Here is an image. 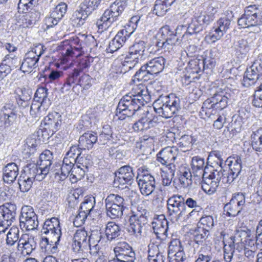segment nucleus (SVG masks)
Returning <instances> with one entry per match:
<instances>
[{
	"instance_id": "21",
	"label": "nucleus",
	"mask_w": 262,
	"mask_h": 262,
	"mask_svg": "<svg viewBox=\"0 0 262 262\" xmlns=\"http://www.w3.org/2000/svg\"><path fill=\"white\" fill-rule=\"evenodd\" d=\"M36 247L34 237L28 234H22L17 243V249L24 256L30 255Z\"/></svg>"
},
{
	"instance_id": "49",
	"label": "nucleus",
	"mask_w": 262,
	"mask_h": 262,
	"mask_svg": "<svg viewBox=\"0 0 262 262\" xmlns=\"http://www.w3.org/2000/svg\"><path fill=\"white\" fill-rule=\"evenodd\" d=\"M19 230L17 227L13 226L7 234L6 244L8 246H12L17 242H18Z\"/></svg>"
},
{
	"instance_id": "44",
	"label": "nucleus",
	"mask_w": 262,
	"mask_h": 262,
	"mask_svg": "<svg viewBox=\"0 0 262 262\" xmlns=\"http://www.w3.org/2000/svg\"><path fill=\"white\" fill-rule=\"evenodd\" d=\"M91 13H88L86 9L83 6L79 9L75 11L73 14L71 20L74 25L80 26L82 25L84 20Z\"/></svg>"
},
{
	"instance_id": "53",
	"label": "nucleus",
	"mask_w": 262,
	"mask_h": 262,
	"mask_svg": "<svg viewBox=\"0 0 262 262\" xmlns=\"http://www.w3.org/2000/svg\"><path fill=\"white\" fill-rule=\"evenodd\" d=\"M199 223L200 227L210 232L214 226L215 222L212 216L205 215L200 219Z\"/></svg>"
},
{
	"instance_id": "40",
	"label": "nucleus",
	"mask_w": 262,
	"mask_h": 262,
	"mask_svg": "<svg viewBox=\"0 0 262 262\" xmlns=\"http://www.w3.org/2000/svg\"><path fill=\"white\" fill-rule=\"evenodd\" d=\"M204 159L198 157H193L191 160V169L194 176L201 178L206 176L205 168L204 166Z\"/></svg>"
},
{
	"instance_id": "11",
	"label": "nucleus",
	"mask_w": 262,
	"mask_h": 262,
	"mask_svg": "<svg viewBox=\"0 0 262 262\" xmlns=\"http://www.w3.org/2000/svg\"><path fill=\"white\" fill-rule=\"evenodd\" d=\"M115 257L108 262H135L136 254L132 248L126 242L118 243L114 248Z\"/></svg>"
},
{
	"instance_id": "29",
	"label": "nucleus",
	"mask_w": 262,
	"mask_h": 262,
	"mask_svg": "<svg viewBox=\"0 0 262 262\" xmlns=\"http://www.w3.org/2000/svg\"><path fill=\"white\" fill-rule=\"evenodd\" d=\"M37 1L38 0H19L18 4V12L27 13L25 15L23 16L26 20H28V23H26V27H28L29 25H31L36 21L35 19L29 18L31 17L32 13L30 12L27 13V11L29 9H31L36 4Z\"/></svg>"
},
{
	"instance_id": "62",
	"label": "nucleus",
	"mask_w": 262,
	"mask_h": 262,
	"mask_svg": "<svg viewBox=\"0 0 262 262\" xmlns=\"http://www.w3.org/2000/svg\"><path fill=\"white\" fill-rule=\"evenodd\" d=\"M213 96L206 100L203 103L202 107V113H205L207 117L210 118L212 108L215 109Z\"/></svg>"
},
{
	"instance_id": "8",
	"label": "nucleus",
	"mask_w": 262,
	"mask_h": 262,
	"mask_svg": "<svg viewBox=\"0 0 262 262\" xmlns=\"http://www.w3.org/2000/svg\"><path fill=\"white\" fill-rule=\"evenodd\" d=\"M261 13L255 5L247 7L245 13L238 19V24L241 28H249L261 24Z\"/></svg>"
},
{
	"instance_id": "1",
	"label": "nucleus",
	"mask_w": 262,
	"mask_h": 262,
	"mask_svg": "<svg viewBox=\"0 0 262 262\" xmlns=\"http://www.w3.org/2000/svg\"><path fill=\"white\" fill-rule=\"evenodd\" d=\"M188 26H178L176 29V33L168 25L162 27L159 32V38L156 42V46L159 49H163L164 52H170L174 46L181 45L183 39H185L189 35L187 34L184 38L183 35L186 34Z\"/></svg>"
},
{
	"instance_id": "59",
	"label": "nucleus",
	"mask_w": 262,
	"mask_h": 262,
	"mask_svg": "<svg viewBox=\"0 0 262 262\" xmlns=\"http://www.w3.org/2000/svg\"><path fill=\"white\" fill-rule=\"evenodd\" d=\"M170 6L167 5L163 0H156L154 9V13L159 16H162L165 14L168 7Z\"/></svg>"
},
{
	"instance_id": "46",
	"label": "nucleus",
	"mask_w": 262,
	"mask_h": 262,
	"mask_svg": "<svg viewBox=\"0 0 262 262\" xmlns=\"http://www.w3.org/2000/svg\"><path fill=\"white\" fill-rule=\"evenodd\" d=\"M105 204L106 213L107 216L112 219L119 218L122 216L124 208L115 204Z\"/></svg>"
},
{
	"instance_id": "37",
	"label": "nucleus",
	"mask_w": 262,
	"mask_h": 262,
	"mask_svg": "<svg viewBox=\"0 0 262 262\" xmlns=\"http://www.w3.org/2000/svg\"><path fill=\"white\" fill-rule=\"evenodd\" d=\"M215 110H222L226 108L231 99V95L230 93L225 91L217 92L213 95Z\"/></svg>"
},
{
	"instance_id": "24",
	"label": "nucleus",
	"mask_w": 262,
	"mask_h": 262,
	"mask_svg": "<svg viewBox=\"0 0 262 262\" xmlns=\"http://www.w3.org/2000/svg\"><path fill=\"white\" fill-rule=\"evenodd\" d=\"M15 109V106L11 103L6 104L2 107L1 121L6 127L11 126L15 121L17 115Z\"/></svg>"
},
{
	"instance_id": "64",
	"label": "nucleus",
	"mask_w": 262,
	"mask_h": 262,
	"mask_svg": "<svg viewBox=\"0 0 262 262\" xmlns=\"http://www.w3.org/2000/svg\"><path fill=\"white\" fill-rule=\"evenodd\" d=\"M252 103L255 107H262V83L255 91Z\"/></svg>"
},
{
	"instance_id": "35",
	"label": "nucleus",
	"mask_w": 262,
	"mask_h": 262,
	"mask_svg": "<svg viewBox=\"0 0 262 262\" xmlns=\"http://www.w3.org/2000/svg\"><path fill=\"white\" fill-rule=\"evenodd\" d=\"M19 169L15 163L8 164L3 169V180L8 184L12 183L18 174Z\"/></svg>"
},
{
	"instance_id": "63",
	"label": "nucleus",
	"mask_w": 262,
	"mask_h": 262,
	"mask_svg": "<svg viewBox=\"0 0 262 262\" xmlns=\"http://www.w3.org/2000/svg\"><path fill=\"white\" fill-rule=\"evenodd\" d=\"M95 199L90 198L85 199L84 202L81 204L79 210L84 212L87 215H89L94 207Z\"/></svg>"
},
{
	"instance_id": "5",
	"label": "nucleus",
	"mask_w": 262,
	"mask_h": 262,
	"mask_svg": "<svg viewBox=\"0 0 262 262\" xmlns=\"http://www.w3.org/2000/svg\"><path fill=\"white\" fill-rule=\"evenodd\" d=\"M149 212L147 210L138 208L136 211H132L129 219V225L127 231L130 235L140 238L142 236V229L148 222Z\"/></svg>"
},
{
	"instance_id": "4",
	"label": "nucleus",
	"mask_w": 262,
	"mask_h": 262,
	"mask_svg": "<svg viewBox=\"0 0 262 262\" xmlns=\"http://www.w3.org/2000/svg\"><path fill=\"white\" fill-rule=\"evenodd\" d=\"M146 99L141 100L138 98H133L129 95H125L118 103L116 115L120 120L124 119L126 117L132 116L142 106L146 104L143 102Z\"/></svg>"
},
{
	"instance_id": "13",
	"label": "nucleus",
	"mask_w": 262,
	"mask_h": 262,
	"mask_svg": "<svg viewBox=\"0 0 262 262\" xmlns=\"http://www.w3.org/2000/svg\"><path fill=\"white\" fill-rule=\"evenodd\" d=\"M245 205V195L243 193L234 194L230 202L224 207V211L229 216H236L238 215Z\"/></svg>"
},
{
	"instance_id": "56",
	"label": "nucleus",
	"mask_w": 262,
	"mask_h": 262,
	"mask_svg": "<svg viewBox=\"0 0 262 262\" xmlns=\"http://www.w3.org/2000/svg\"><path fill=\"white\" fill-rule=\"evenodd\" d=\"M87 171L86 170L75 165L73 167V170L70 175V180L72 183L77 182L78 180H81L84 176Z\"/></svg>"
},
{
	"instance_id": "61",
	"label": "nucleus",
	"mask_w": 262,
	"mask_h": 262,
	"mask_svg": "<svg viewBox=\"0 0 262 262\" xmlns=\"http://www.w3.org/2000/svg\"><path fill=\"white\" fill-rule=\"evenodd\" d=\"M230 19L227 17H224L220 18L214 24V26L225 34L230 28Z\"/></svg>"
},
{
	"instance_id": "22",
	"label": "nucleus",
	"mask_w": 262,
	"mask_h": 262,
	"mask_svg": "<svg viewBox=\"0 0 262 262\" xmlns=\"http://www.w3.org/2000/svg\"><path fill=\"white\" fill-rule=\"evenodd\" d=\"M61 118V115L57 112L49 114L45 117L43 121L44 129L49 132V135L52 136L59 129L62 123Z\"/></svg>"
},
{
	"instance_id": "19",
	"label": "nucleus",
	"mask_w": 262,
	"mask_h": 262,
	"mask_svg": "<svg viewBox=\"0 0 262 262\" xmlns=\"http://www.w3.org/2000/svg\"><path fill=\"white\" fill-rule=\"evenodd\" d=\"M41 232L43 234L52 236V241L60 239L61 232L60 223L56 217L47 220L43 224Z\"/></svg>"
},
{
	"instance_id": "10",
	"label": "nucleus",
	"mask_w": 262,
	"mask_h": 262,
	"mask_svg": "<svg viewBox=\"0 0 262 262\" xmlns=\"http://www.w3.org/2000/svg\"><path fill=\"white\" fill-rule=\"evenodd\" d=\"M38 217L33 208L30 206H24L21 208L19 217V225L21 229L27 231L34 230L38 226Z\"/></svg>"
},
{
	"instance_id": "51",
	"label": "nucleus",
	"mask_w": 262,
	"mask_h": 262,
	"mask_svg": "<svg viewBox=\"0 0 262 262\" xmlns=\"http://www.w3.org/2000/svg\"><path fill=\"white\" fill-rule=\"evenodd\" d=\"M33 181L31 178L21 173L18 180V184L20 191L23 192H28L32 187Z\"/></svg>"
},
{
	"instance_id": "57",
	"label": "nucleus",
	"mask_w": 262,
	"mask_h": 262,
	"mask_svg": "<svg viewBox=\"0 0 262 262\" xmlns=\"http://www.w3.org/2000/svg\"><path fill=\"white\" fill-rule=\"evenodd\" d=\"M224 35L221 31L214 26L209 34L206 36L205 40L209 43H213L219 40Z\"/></svg>"
},
{
	"instance_id": "25",
	"label": "nucleus",
	"mask_w": 262,
	"mask_h": 262,
	"mask_svg": "<svg viewBox=\"0 0 262 262\" xmlns=\"http://www.w3.org/2000/svg\"><path fill=\"white\" fill-rule=\"evenodd\" d=\"M129 36V34L126 29L120 30L110 42L107 52L112 53L117 51L124 45Z\"/></svg>"
},
{
	"instance_id": "23",
	"label": "nucleus",
	"mask_w": 262,
	"mask_h": 262,
	"mask_svg": "<svg viewBox=\"0 0 262 262\" xmlns=\"http://www.w3.org/2000/svg\"><path fill=\"white\" fill-rule=\"evenodd\" d=\"M88 234L84 229H80L76 231L73 237L72 249L76 253L82 252L87 248L89 241Z\"/></svg>"
},
{
	"instance_id": "54",
	"label": "nucleus",
	"mask_w": 262,
	"mask_h": 262,
	"mask_svg": "<svg viewBox=\"0 0 262 262\" xmlns=\"http://www.w3.org/2000/svg\"><path fill=\"white\" fill-rule=\"evenodd\" d=\"M92 79L88 75H83L81 76L78 79L77 83L73 86V90L77 94H79V91L76 92V89L78 85H79L81 88L84 90H87L91 86Z\"/></svg>"
},
{
	"instance_id": "38",
	"label": "nucleus",
	"mask_w": 262,
	"mask_h": 262,
	"mask_svg": "<svg viewBox=\"0 0 262 262\" xmlns=\"http://www.w3.org/2000/svg\"><path fill=\"white\" fill-rule=\"evenodd\" d=\"M53 159L52 152L49 150H45L40 155L37 163L39 164L40 168H42L45 173H49L51 170Z\"/></svg>"
},
{
	"instance_id": "34",
	"label": "nucleus",
	"mask_w": 262,
	"mask_h": 262,
	"mask_svg": "<svg viewBox=\"0 0 262 262\" xmlns=\"http://www.w3.org/2000/svg\"><path fill=\"white\" fill-rule=\"evenodd\" d=\"M98 140L97 134L88 132L81 135L79 139V146L83 150L91 149Z\"/></svg>"
},
{
	"instance_id": "30",
	"label": "nucleus",
	"mask_w": 262,
	"mask_h": 262,
	"mask_svg": "<svg viewBox=\"0 0 262 262\" xmlns=\"http://www.w3.org/2000/svg\"><path fill=\"white\" fill-rule=\"evenodd\" d=\"M127 95H129L133 98H138L141 100L146 98V100L143 101V102L145 104L149 103L150 101V96L148 90L146 87L142 83L134 85L130 92Z\"/></svg>"
},
{
	"instance_id": "20",
	"label": "nucleus",
	"mask_w": 262,
	"mask_h": 262,
	"mask_svg": "<svg viewBox=\"0 0 262 262\" xmlns=\"http://www.w3.org/2000/svg\"><path fill=\"white\" fill-rule=\"evenodd\" d=\"M262 79V67L255 63L245 72L243 84L246 87L254 85L258 79Z\"/></svg>"
},
{
	"instance_id": "15",
	"label": "nucleus",
	"mask_w": 262,
	"mask_h": 262,
	"mask_svg": "<svg viewBox=\"0 0 262 262\" xmlns=\"http://www.w3.org/2000/svg\"><path fill=\"white\" fill-rule=\"evenodd\" d=\"M158 117L147 111L144 115L133 125L135 132H143L156 126L158 123Z\"/></svg>"
},
{
	"instance_id": "60",
	"label": "nucleus",
	"mask_w": 262,
	"mask_h": 262,
	"mask_svg": "<svg viewBox=\"0 0 262 262\" xmlns=\"http://www.w3.org/2000/svg\"><path fill=\"white\" fill-rule=\"evenodd\" d=\"M180 252L185 253L180 241L177 238L172 239L168 247V256H170L171 253L178 254Z\"/></svg>"
},
{
	"instance_id": "2",
	"label": "nucleus",
	"mask_w": 262,
	"mask_h": 262,
	"mask_svg": "<svg viewBox=\"0 0 262 262\" xmlns=\"http://www.w3.org/2000/svg\"><path fill=\"white\" fill-rule=\"evenodd\" d=\"M153 106L160 116L170 118L180 110V99L174 94L161 95L154 101Z\"/></svg>"
},
{
	"instance_id": "31",
	"label": "nucleus",
	"mask_w": 262,
	"mask_h": 262,
	"mask_svg": "<svg viewBox=\"0 0 262 262\" xmlns=\"http://www.w3.org/2000/svg\"><path fill=\"white\" fill-rule=\"evenodd\" d=\"M144 178L137 180L138 185L141 194L148 196L152 194L156 188V179L155 177Z\"/></svg>"
},
{
	"instance_id": "50",
	"label": "nucleus",
	"mask_w": 262,
	"mask_h": 262,
	"mask_svg": "<svg viewBox=\"0 0 262 262\" xmlns=\"http://www.w3.org/2000/svg\"><path fill=\"white\" fill-rule=\"evenodd\" d=\"M105 204L109 205L115 204L116 205L123 207L124 208L126 207V202L124 198L117 194L112 193L109 194L105 199Z\"/></svg>"
},
{
	"instance_id": "47",
	"label": "nucleus",
	"mask_w": 262,
	"mask_h": 262,
	"mask_svg": "<svg viewBox=\"0 0 262 262\" xmlns=\"http://www.w3.org/2000/svg\"><path fill=\"white\" fill-rule=\"evenodd\" d=\"M33 102L42 103L50 106L51 103L48 98V89L45 87L38 88L35 93Z\"/></svg>"
},
{
	"instance_id": "52",
	"label": "nucleus",
	"mask_w": 262,
	"mask_h": 262,
	"mask_svg": "<svg viewBox=\"0 0 262 262\" xmlns=\"http://www.w3.org/2000/svg\"><path fill=\"white\" fill-rule=\"evenodd\" d=\"M192 142L193 139L191 136L185 135L179 139L178 144L182 151L186 152L191 149Z\"/></svg>"
},
{
	"instance_id": "12",
	"label": "nucleus",
	"mask_w": 262,
	"mask_h": 262,
	"mask_svg": "<svg viewBox=\"0 0 262 262\" xmlns=\"http://www.w3.org/2000/svg\"><path fill=\"white\" fill-rule=\"evenodd\" d=\"M215 17L209 15L206 13L200 14L199 16H195L191 18L187 29L186 34L183 35V38L187 34H194L200 32L203 29V26L208 25L212 21Z\"/></svg>"
},
{
	"instance_id": "39",
	"label": "nucleus",
	"mask_w": 262,
	"mask_h": 262,
	"mask_svg": "<svg viewBox=\"0 0 262 262\" xmlns=\"http://www.w3.org/2000/svg\"><path fill=\"white\" fill-rule=\"evenodd\" d=\"M52 239V236H51L42 237L40 242V247L42 252L52 254L57 252V245L60 239H57V241L55 239V241H54V242H53Z\"/></svg>"
},
{
	"instance_id": "27",
	"label": "nucleus",
	"mask_w": 262,
	"mask_h": 262,
	"mask_svg": "<svg viewBox=\"0 0 262 262\" xmlns=\"http://www.w3.org/2000/svg\"><path fill=\"white\" fill-rule=\"evenodd\" d=\"M214 170L209 174L206 173V176L201 177L203 179L201 183L202 189L208 194L214 193L221 183L220 181L213 177Z\"/></svg>"
},
{
	"instance_id": "58",
	"label": "nucleus",
	"mask_w": 262,
	"mask_h": 262,
	"mask_svg": "<svg viewBox=\"0 0 262 262\" xmlns=\"http://www.w3.org/2000/svg\"><path fill=\"white\" fill-rule=\"evenodd\" d=\"M193 234L194 241L196 243L199 244L204 242L210 234V232L199 226L194 230Z\"/></svg>"
},
{
	"instance_id": "41",
	"label": "nucleus",
	"mask_w": 262,
	"mask_h": 262,
	"mask_svg": "<svg viewBox=\"0 0 262 262\" xmlns=\"http://www.w3.org/2000/svg\"><path fill=\"white\" fill-rule=\"evenodd\" d=\"M121 227L114 222H109L106 225L105 234L107 239L110 242L120 236Z\"/></svg>"
},
{
	"instance_id": "55",
	"label": "nucleus",
	"mask_w": 262,
	"mask_h": 262,
	"mask_svg": "<svg viewBox=\"0 0 262 262\" xmlns=\"http://www.w3.org/2000/svg\"><path fill=\"white\" fill-rule=\"evenodd\" d=\"M36 141L34 138H28L23 146V152L28 157L33 154L36 150Z\"/></svg>"
},
{
	"instance_id": "36",
	"label": "nucleus",
	"mask_w": 262,
	"mask_h": 262,
	"mask_svg": "<svg viewBox=\"0 0 262 262\" xmlns=\"http://www.w3.org/2000/svg\"><path fill=\"white\" fill-rule=\"evenodd\" d=\"M217 180L223 184H230L233 182L239 176L231 172H227L220 166L218 169L214 170V174L212 175Z\"/></svg>"
},
{
	"instance_id": "33",
	"label": "nucleus",
	"mask_w": 262,
	"mask_h": 262,
	"mask_svg": "<svg viewBox=\"0 0 262 262\" xmlns=\"http://www.w3.org/2000/svg\"><path fill=\"white\" fill-rule=\"evenodd\" d=\"M221 235L223 237L224 243V259L226 262H231L235 250V236H231L229 241L226 243L225 242V236L226 235L224 232H222Z\"/></svg>"
},
{
	"instance_id": "42",
	"label": "nucleus",
	"mask_w": 262,
	"mask_h": 262,
	"mask_svg": "<svg viewBox=\"0 0 262 262\" xmlns=\"http://www.w3.org/2000/svg\"><path fill=\"white\" fill-rule=\"evenodd\" d=\"M49 105L42 103L33 102L30 107V115L35 119L38 120L46 114Z\"/></svg>"
},
{
	"instance_id": "18",
	"label": "nucleus",
	"mask_w": 262,
	"mask_h": 262,
	"mask_svg": "<svg viewBox=\"0 0 262 262\" xmlns=\"http://www.w3.org/2000/svg\"><path fill=\"white\" fill-rule=\"evenodd\" d=\"M68 5L63 2L59 3L51 13L50 16L46 17L44 21L47 28H52L58 24L67 12Z\"/></svg>"
},
{
	"instance_id": "6",
	"label": "nucleus",
	"mask_w": 262,
	"mask_h": 262,
	"mask_svg": "<svg viewBox=\"0 0 262 262\" xmlns=\"http://www.w3.org/2000/svg\"><path fill=\"white\" fill-rule=\"evenodd\" d=\"M43 46L38 44L31 48L25 55L21 62L20 70L24 73H31L38 67L40 57L43 53Z\"/></svg>"
},
{
	"instance_id": "9",
	"label": "nucleus",
	"mask_w": 262,
	"mask_h": 262,
	"mask_svg": "<svg viewBox=\"0 0 262 262\" xmlns=\"http://www.w3.org/2000/svg\"><path fill=\"white\" fill-rule=\"evenodd\" d=\"M16 206L11 203L0 205V233L6 229L16 220Z\"/></svg>"
},
{
	"instance_id": "3",
	"label": "nucleus",
	"mask_w": 262,
	"mask_h": 262,
	"mask_svg": "<svg viewBox=\"0 0 262 262\" xmlns=\"http://www.w3.org/2000/svg\"><path fill=\"white\" fill-rule=\"evenodd\" d=\"M126 5L125 0H116L111 4L110 8L104 11L100 18L97 20L96 25L98 29L103 31L108 28L118 19Z\"/></svg>"
},
{
	"instance_id": "43",
	"label": "nucleus",
	"mask_w": 262,
	"mask_h": 262,
	"mask_svg": "<svg viewBox=\"0 0 262 262\" xmlns=\"http://www.w3.org/2000/svg\"><path fill=\"white\" fill-rule=\"evenodd\" d=\"M251 47V43L247 39H240L234 45L236 54L241 58H243L249 52Z\"/></svg>"
},
{
	"instance_id": "7",
	"label": "nucleus",
	"mask_w": 262,
	"mask_h": 262,
	"mask_svg": "<svg viewBox=\"0 0 262 262\" xmlns=\"http://www.w3.org/2000/svg\"><path fill=\"white\" fill-rule=\"evenodd\" d=\"M167 209L171 220L177 221L186 213L184 198L179 194L172 195L167 200Z\"/></svg>"
},
{
	"instance_id": "48",
	"label": "nucleus",
	"mask_w": 262,
	"mask_h": 262,
	"mask_svg": "<svg viewBox=\"0 0 262 262\" xmlns=\"http://www.w3.org/2000/svg\"><path fill=\"white\" fill-rule=\"evenodd\" d=\"M152 74L149 71L145 64L142 66L140 70L137 71L134 75V81L146 82L151 79L152 77Z\"/></svg>"
},
{
	"instance_id": "16",
	"label": "nucleus",
	"mask_w": 262,
	"mask_h": 262,
	"mask_svg": "<svg viewBox=\"0 0 262 262\" xmlns=\"http://www.w3.org/2000/svg\"><path fill=\"white\" fill-rule=\"evenodd\" d=\"M135 177L133 168L129 165H125L120 168L114 181L115 187H120L125 184L130 185Z\"/></svg>"
},
{
	"instance_id": "26",
	"label": "nucleus",
	"mask_w": 262,
	"mask_h": 262,
	"mask_svg": "<svg viewBox=\"0 0 262 262\" xmlns=\"http://www.w3.org/2000/svg\"><path fill=\"white\" fill-rule=\"evenodd\" d=\"M23 174L26 177L31 178L33 181H41L45 178L48 173H45L42 168H40L38 163L37 164L30 163L27 165Z\"/></svg>"
},
{
	"instance_id": "17",
	"label": "nucleus",
	"mask_w": 262,
	"mask_h": 262,
	"mask_svg": "<svg viewBox=\"0 0 262 262\" xmlns=\"http://www.w3.org/2000/svg\"><path fill=\"white\" fill-rule=\"evenodd\" d=\"M178 154L177 147L167 146L161 149L157 155V161L163 165L172 168Z\"/></svg>"
},
{
	"instance_id": "45",
	"label": "nucleus",
	"mask_w": 262,
	"mask_h": 262,
	"mask_svg": "<svg viewBox=\"0 0 262 262\" xmlns=\"http://www.w3.org/2000/svg\"><path fill=\"white\" fill-rule=\"evenodd\" d=\"M231 172L239 176L242 169V160L241 157L235 156L229 157L227 160Z\"/></svg>"
},
{
	"instance_id": "32",
	"label": "nucleus",
	"mask_w": 262,
	"mask_h": 262,
	"mask_svg": "<svg viewBox=\"0 0 262 262\" xmlns=\"http://www.w3.org/2000/svg\"><path fill=\"white\" fill-rule=\"evenodd\" d=\"M166 59L162 56H159L150 59L145 64L148 69V71L153 75H157L163 71Z\"/></svg>"
},
{
	"instance_id": "28",
	"label": "nucleus",
	"mask_w": 262,
	"mask_h": 262,
	"mask_svg": "<svg viewBox=\"0 0 262 262\" xmlns=\"http://www.w3.org/2000/svg\"><path fill=\"white\" fill-rule=\"evenodd\" d=\"M14 94L16 102L20 107L25 108L29 106L32 94L30 90L24 87L17 88L15 90Z\"/></svg>"
},
{
	"instance_id": "14",
	"label": "nucleus",
	"mask_w": 262,
	"mask_h": 262,
	"mask_svg": "<svg viewBox=\"0 0 262 262\" xmlns=\"http://www.w3.org/2000/svg\"><path fill=\"white\" fill-rule=\"evenodd\" d=\"M85 43H83V41L78 37L74 36L70 38V46L66 50V52L63 54V57L67 60L70 57H78L81 55V50L85 48V44L88 41H92L95 42L94 39L93 37L89 38L84 37Z\"/></svg>"
}]
</instances>
